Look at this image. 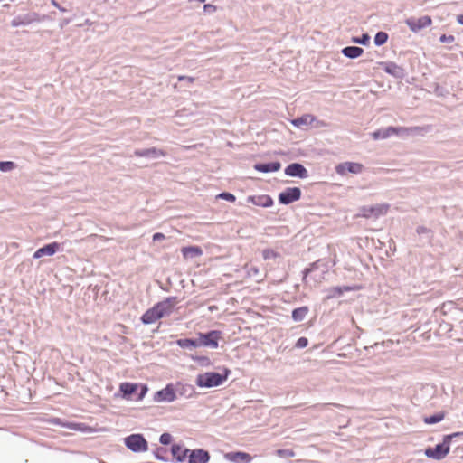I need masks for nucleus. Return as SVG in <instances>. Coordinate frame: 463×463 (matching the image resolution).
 I'll return each mask as SVG.
<instances>
[{
    "label": "nucleus",
    "mask_w": 463,
    "mask_h": 463,
    "mask_svg": "<svg viewBox=\"0 0 463 463\" xmlns=\"http://www.w3.org/2000/svg\"><path fill=\"white\" fill-rule=\"evenodd\" d=\"M328 267L325 260H318L304 271L303 279L307 287L316 288L326 279Z\"/></svg>",
    "instance_id": "nucleus-1"
},
{
    "label": "nucleus",
    "mask_w": 463,
    "mask_h": 463,
    "mask_svg": "<svg viewBox=\"0 0 463 463\" xmlns=\"http://www.w3.org/2000/svg\"><path fill=\"white\" fill-rule=\"evenodd\" d=\"M175 305V299H166L159 302L153 307L149 308L141 317V321L146 324H153L162 318L163 317L169 315Z\"/></svg>",
    "instance_id": "nucleus-2"
},
{
    "label": "nucleus",
    "mask_w": 463,
    "mask_h": 463,
    "mask_svg": "<svg viewBox=\"0 0 463 463\" xmlns=\"http://www.w3.org/2000/svg\"><path fill=\"white\" fill-rule=\"evenodd\" d=\"M430 129L429 126L427 127H388L386 128L379 129L374 131L372 135L373 139H385L392 135L397 136H409L415 134H423L424 132H428Z\"/></svg>",
    "instance_id": "nucleus-3"
},
{
    "label": "nucleus",
    "mask_w": 463,
    "mask_h": 463,
    "mask_svg": "<svg viewBox=\"0 0 463 463\" xmlns=\"http://www.w3.org/2000/svg\"><path fill=\"white\" fill-rule=\"evenodd\" d=\"M230 371L224 370V373L221 374L214 372H206L197 375L195 383L201 388H212L222 385L228 378Z\"/></svg>",
    "instance_id": "nucleus-4"
},
{
    "label": "nucleus",
    "mask_w": 463,
    "mask_h": 463,
    "mask_svg": "<svg viewBox=\"0 0 463 463\" xmlns=\"http://www.w3.org/2000/svg\"><path fill=\"white\" fill-rule=\"evenodd\" d=\"M140 391L138 396L137 397V401H141L145 397L147 392V386L142 383H121L119 385V391L123 394V398L130 399L131 395L136 393L137 391Z\"/></svg>",
    "instance_id": "nucleus-5"
},
{
    "label": "nucleus",
    "mask_w": 463,
    "mask_h": 463,
    "mask_svg": "<svg viewBox=\"0 0 463 463\" xmlns=\"http://www.w3.org/2000/svg\"><path fill=\"white\" fill-rule=\"evenodd\" d=\"M125 445L134 452H145L148 449L147 441L141 434H132L124 439Z\"/></svg>",
    "instance_id": "nucleus-6"
},
{
    "label": "nucleus",
    "mask_w": 463,
    "mask_h": 463,
    "mask_svg": "<svg viewBox=\"0 0 463 463\" xmlns=\"http://www.w3.org/2000/svg\"><path fill=\"white\" fill-rule=\"evenodd\" d=\"M452 435H448L444 439V442L442 444H438L435 448H428L425 450V455L428 458H432L435 459H441L447 456V454L449 452V441L452 439Z\"/></svg>",
    "instance_id": "nucleus-7"
},
{
    "label": "nucleus",
    "mask_w": 463,
    "mask_h": 463,
    "mask_svg": "<svg viewBox=\"0 0 463 463\" xmlns=\"http://www.w3.org/2000/svg\"><path fill=\"white\" fill-rule=\"evenodd\" d=\"M221 331L213 330L207 334L199 333L198 334V342L200 346H207L211 348L218 347V341L221 338Z\"/></svg>",
    "instance_id": "nucleus-8"
},
{
    "label": "nucleus",
    "mask_w": 463,
    "mask_h": 463,
    "mask_svg": "<svg viewBox=\"0 0 463 463\" xmlns=\"http://www.w3.org/2000/svg\"><path fill=\"white\" fill-rule=\"evenodd\" d=\"M431 22L430 16L428 15L420 18L410 17L405 20V24L413 33H419L420 30L430 26Z\"/></svg>",
    "instance_id": "nucleus-9"
},
{
    "label": "nucleus",
    "mask_w": 463,
    "mask_h": 463,
    "mask_svg": "<svg viewBox=\"0 0 463 463\" xmlns=\"http://www.w3.org/2000/svg\"><path fill=\"white\" fill-rule=\"evenodd\" d=\"M388 204H376L372 206H364L361 209V215L364 218H378L379 216L386 214L388 211Z\"/></svg>",
    "instance_id": "nucleus-10"
},
{
    "label": "nucleus",
    "mask_w": 463,
    "mask_h": 463,
    "mask_svg": "<svg viewBox=\"0 0 463 463\" xmlns=\"http://www.w3.org/2000/svg\"><path fill=\"white\" fill-rule=\"evenodd\" d=\"M301 196V190L298 187H288L279 195V202L282 204H289L298 201Z\"/></svg>",
    "instance_id": "nucleus-11"
},
{
    "label": "nucleus",
    "mask_w": 463,
    "mask_h": 463,
    "mask_svg": "<svg viewBox=\"0 0 463 463\" xmlns=\"http://www.w3.org/2000/svg\"><path fill=\"white\" fill-rule=\"evenodd\" d=\"M364 169V165L355 162H344L335 166V172L340 175H345L346 173L360 174Z\"/></svg>",
    "instance_id": "nucleus-12"
},
{
    "label": "nucleus",
    "mask_w": 463,
    "mask_h": 463,
    "mask_svg": "<svg viewBox=\"0 0 463 463\" xmlns=\"http://www.w3.org/2000/svg\"><path fill=\"white\" fill-rule=\"evenodd\" d=\"M285 175L290 177L306 179L308 177V172L306 167L299 163H291L284 170Z\"/></svg>",
    "instance_id": "nucleus-13"
},
{
    "label": "nucleus",
    "mask_w": 463,
    "mask_h": 463,
    "mask_svg": "<svg viewBox=\"0 0 463 463\" xmlns=\"http://www.w3.org/2000/svg\"><path fill=\"white\" fill-rule=\"evenodd\" d=\"M380 66L386 73L396 79H402L405 76L404 69L392 61L381 62Z\"/></svg>",
    "instance_id": "nucleus-14"
},
{
    "label": "nucleus",
    "mask_w": 463,
    "mask_h": 463,
    "mask_svg": "<svg viewBox=\"0 0 463 463\" xmlns=\"http://www.w3.org/2000/svg\"><path fill=\"white\" fill-rule=\"evenodd\" d=\"M134 155L137 156H142L148 159H157L159 157L165 156V153L162 149L151 147L146 149H137L134 151Z\"/></svg>",
    "instance_id": "nucleus-15"
},
{
    "label": "nucleus",
    "mask_w": 463,
    "mask_h": 463,
    "mask_svg": "<svg viewBox=\"0 0 463 463\" xmlns=\"http://www.w3.org/2000/svg\"><path fill=\"white\" fill-rule=\"evenodd\" d=\"M61 248V245L58 242H52L47 245H44L43 247L38 249L33 253L34 259H40L43 256H52L55 254Z\"/></svg>",
    "instance_id": "nucleus-16"
},
{
    "label": "nucleus",
    "mask_w": 463,
    "mask_h": 463,
    "mask_svg": "<svg viewBox=\"0 0 463 463\" xmlns=\"http://www.w3.org/2000/svg\"><path fill=\"white\" fill-rule=\"evenodd\" d=\"M209 459V453L203 449L190 450L188 455L189 463H207Z\"/></svg>",
    "instance_id": "nucleus-17"
},
{
    "label": "nucleus",
    "mask_w": 463,
    "mask_h": 463,
    "mask_svg": "<svg viewBox=\"0 0 463 463\" xmlns=\"http://www.w3.org/2000/svg\"><path fill=\"white\" fill-rule=\"evenodd\" d=\"M176 395L172 386L167 385L165 388L158 391L155 395L156 402H173Z\"/></svg>",
    "instance_id": "nucleus-18"
},
{
    "label": "nucleus",
    "mask_w": 463,
    "mask_h": 463,
    "mask_svg": "<svg viewBox=\"0 0 463 463\" xmlns=\"http://www.w3.org/2000/svg\"><path fill=\"white\" fill-rule=\"evenodd\" d=\"M225 458L229 461L235 463H250L252 460V457L246 452H229L225 454Z\"/></svg>",
    "instance_id": "nucleus-19"
},
{
    "label": "nucleus",
    "mask_w": 463,
    "mask_h": 463,
    "mask_svg": "<svg viewBox=\"0 0 463 463\" xmlns=\"http://www.w3.org/2000/svg\"><path fill=\"white\" fill-rule=\"evenodd\" d=\"M281 164L278 161L270 163H259L254 165V169L262 173L277 172L280 169Z\"/></svg>",
    "instance_id": "nucleus-20"
},
{
    "label": "nucleus",
    "mask_w": 463,
    "mask_h": 463,
    "mask_svg": "<svg viewBox=\"0 0 463 463\" xmlns=\"http://www.w3.org/2000/svg\"><path fill=\"white\" fill-rule=\"evenodd\" d=\"M172 455L178 461L183 462L186 458H188L190 449L184 448L181 445L175 444L172 447Z\"/></svg>",
    "instance_id": "nucleus-21"
},
{
    "label": "nucleus",
    "mask_w": 463,
    "mask_h": 463,
    "mask_svg": "<svg viewBox=\"0 0 463 463\" xmlns=\"http://www.w3.org/2000/svg\"><path fill=\"white\" fill-rule=\"evenodd\" d=\"M181 251L184 259H194L203 254V250L199 246L184 247Z\"/></svg>",
    "instance_id": "nucleus-22"
},
{
    "label": "nucleus",
    "mask_w": 463,
    "mask_h": 463,
    "mask_svg": "<svg viewBox=\"0 0 463 463\" xmlns=\"http://www.w3.org/2000/svg\"><path fill=\"white\" fill-rule=\"evenodd\" d=\"M342 54L350 59H355L361 56L364 52L363 48L357 46H346L342 49Z\"/></svg>",
    "instance_id": "nucleus-23"
},
{
    "label": "nucleus",
    "mask_w": 463,
    "mask_h": 463,
    "mask_svg": "<svg viewBox=\"0 0 463 463\" xmlns=\"http://www.w3.org/2000/svg\"><path fill=\"white\" fill-rule=\"evenodd\" d=\"M34 19L32 18L31 14H24V15H18L16 17H14L12 22H11V24L12 26L14 27H18V26H21V25H28L30 24Z\"/></svg>",
    "instance_id": "nucleus-24"
},
{
    "label": "nucleus",
    "mask_w": 463,
    "mask_h": 463,
    "mask_svg": "<svg viewBox=\"0 0 463 463\" xmlns=\"http://www.w3.org/2000/svg\"><path fill=\"white\" fill-rule=\"evenodd\" d=\"M314 121V117L306 114L302 117L297 118L291 121V123L297 128H303L304 126H308Z\"/></svg>",
    "instance_id": "nucleus-25"
},
{
    "label": "nucleus",
    "mask_w": 463,
    "mask_h": 463,
    "mask_svg": "<svg viewBox=\"0 0 463 463\" xmlns=\"http://www.w3.org/2000/svg\"><path fill=\"white\" fill-rule=\"evenodd\" d=\"M250 200L258 206L269 207L273 204L272 199L269 195H262L258 197H250Z\"/></svg>",
    "instance_id": "nucleus-26"
},
{
    "label": "nucleus",
    "mask_w": 463,
    "mask_h": 463,
    "mask_svg": "<svg viewBox=\"0 0 463 463\" xmlns=\"http://www.w3.org/2000/svg\"><path fill=\"white\" fill-rule=\"evenodd\" d=\"M309 309L307 307L296 308L292 312V317L295 321H302L307 315Z\"/></svg>",
    "instance_id": "nucleus-27"
},
{
    "label": "nucleus",
    "mask_w": 463,
    "mask_h": 463,
    "mask_svg": "<svg viewBox=\"0 0 463 463\" xmlns=\"http://www.w3.org/2000/svg\"><path fill=\"white\" fill-rule=\"evenodd\" d=\"M177 345L183 348L198 347L200 346L198 340L184 338L177 340Z\"/></svg>",
    "instance_id": "nucleus-28"
},
{
    "label": "nucleus",
    "mask_w": 463,
    "mask_h": 463,
    "mask_svg": "<svg viewBox=\"0 0 463 463\" xmlns=\"http://www.w3.org/2000/svg\"><path fill=\"white\" fill-rule=\"evenodd\" d=\"M62 427L67 428L71 430L81 431V432H84L89 429L83 423H75V422H65L64 424H62Z\"/></svg>",
    "instance_id": "nucleus-29"
},
{
    "label": "nucleus",
    "mask_w": 463,
    "mask_h": 463,
    "mask_svg": "<svg viewBox=\"0 0 463 463\" xmlns=\"http://www.w3.org/2000/svg\"><path fill=\"white\" fill-rule=\"evenodd\" d=\"M388 40V34L385 32H378L374 36V43L377 46L384 44Z\"/></svg>",
    "instance_id": "nucleus-30"
},
{
    "label": "nucleus",
    "mask_w": 463,
    "mask_h": 463,
    "mask_svg": "<svg viewBox=\"0 0 463 463\" xmlns=\"http://www.w3.org/2000/svg\"><path fill=\"white\" fill-rule=\"evenodd\" d=\"M444 417H445L444 413H439V414L425 418L424 422L427 424H434V423L441 421L444 419Z\"/></svg>",
    "instance_id": "nucleus-31"
},
{
    "label": "nucleus",
    "mask_w": 463,
    "mask_h": 463,
    "mask_svg": "<svg viewBox=\"0 0 463 463\" xmlns=\"http://www.w3.org/2000/svg\"><path fill=\"white\" fill-rule=\"evenodd\" d=\"M15 164L12 161H0V171L9 172L14 169Z\"/></svg>",
    "instance_id": "nucleus-32"
},
{
    "label": "nucleus",
    "mask_w": 463,
    "mask_h": 463,
    "mask_svg": "<svg viewBox=\"0 0 463 463\" xmlns=\"http://www.w3.org/2000/svg\"><path fill=\"white\" fill-rule=\"evenodd\" d=\"M370 41V36L367 33H364L361 37H353L352 42L354 43H359L363 45H366Z\"/></svg>",
    "instance_id": "nucleus-33"
},
{
    "label": "nucleus",
    "mask_w": 463,
    "mask_h": 463,
    "mask_svg": "<svg viewBox=\"0 0 463 463\" xmlns=\"http://www.w3.org/2000/svg\"><path fill=\"white\" fill-rule=\"evenodd\" d=\"M262 256L264 260H271L278 258L279 254L271 249H266L262 251Z\"/></svg>",
    "instance_id": "nucleus-34"
},
{
    "label": "nucleus",
    "mask_w": 463,
    "mask_h": 463,
    "mask_svg": "<svg viewBox=\"0 0 463 463\" xmlns=\"http://www.w3.org/2000/svg\"><path fill=\"white\" fill-rule=\"evenodd\" d=\"M217 198H222L229 202H234L236 199L232 194L228 192L221 193L220 194L217 195Z\"/></svg>",
    "instance_id": "nucleus-35"
},
{
    "label": "nucleus",
    "mask_w": 463,
    "mask_h": 463,
    "mask_svg": "<svg viewBox=\"0 0 463 463\" xmlns=\"http://www.w3.org/2000/svg\"><path fill=\"white\" fill-rule=\"evenodd\" d=\"M160 442L164 445H168L172 441V436L169 433H163L159 439Z\"/></svg>",
    "instance_id": "nucleus-36"
},
{
    "label": "nucleus",
    "mask_w": 463,
    "mask_h": 463,
    "mask_svg": "<svg viewBox=\"0 0 463 463\" xmlns=\"http://www.w3.org/2000/svg\"><path fill=\"white\" fill-rule=\"evenodd\" d=\"M308 345V340L306 337H300L296 343L297 348H304Z\"/></svg>",
    "instance_id": "nucleus-37"
},
{
    "label": "nucleus",
    "mask_w": 463,
    "mask_h": 463,
    "mask_svg": "<svg viewBox=\"0 0 463 463\" xmlns=\"http://www.w3.org/2000/svg\"><path fill=\"white\" fill-rule=\"evenodd\" d=\"M439 41L441 43H453L455 41V37L453 35L442 34L439 37Z\"/></svg>",
    "instance_id": "nucleus-38"
},
{
    "label": "nucleus",
    "mask_w": 463,
    "mask_h": 463,
    "mask_svg": "<svg viewBox=\"0 0 463 463\" xmlns=\"http://www.w3.org/2000/svg\"><path fill=\"white\" fill-rule=\"evenodd\" d=\"M416 232L419 235H423V234L429 235L430 233V230H429L428 228H426L424 226H419L417 228Z\"/></svg>",
    "instance_id": "nucleus-39"
},
{
    "label": "nucleus",
    "mask_w": 463,
    "mask_h": 463,
    "mask_svg": "<svg viewBox=\"0 0 463 463\" xmlns=\"http://www.w3.org/2000/svg\"><path fill=\"white\" fill-rule=\"evenodd\" d=\"M178 80H179V81L185 80V81H186V82H188V83H193V82H194V78L190 77V76H179V77H178Z\"/></svg>",
    "instance_id": "nucleus-40"
},
{
    "label": "nucleus",
    "mask_w": 463,
    "mask_h": 463,
    "mask_svg": "<svg viewBox=\"0 0 463 463\" xmlns=\"http://www.w3.org/2000/svg\"><path fill=\"white\" fill-rule=\"evenodd\" d=\"M165 238V236L163 233H161V232H156L153 235V241H158L164 240Z\"/></svg>",
    "instance_id": "nucleus-41"
},
{
    "label": "nucleus",
    "mask_w": 463,
    "mask_h": 463,
    "mask_svg": "<svg viewBox=\"0 0 463 463\" xmlns=\"http://www.w3.org/2000/svg\"><path fill=\"white\" fill-rule=\"evenodd\" d=\"M49 422L52 423V424H54V425H60L61 427H62V424L65 423V422H62L61 420V419H59V418L51 419V420H49Z\"/></svg>",
    "instance_id": "nucleus-42"
},
{
    "label": "nucleus",
    "mask_w": 463,
    "mask_h": 463,
    "mask_svg": "<svg viewBox=\"0 0 463 463\" xmlns=\"http://www.w3.org/2000/svg\"><path fill=\"white\" fill-rule=\"evenodd\" d=\"M332 289H346V290H349V289H360L359 288H352V287H349V286H345V287H335L333 288Z\"/></svg>",
    "instance_id": "nucleus-43"
},
{
    "label": "nucleus",
    "mask_w": 463,
    "mask_h": 463,
    "mask_svg": "<svg viewBox=\"0 0 463 463\" xmlns=\"http://www.w3.org/2000/svg\"><path fill=\"white\" fill-rule=\"evenodd\" d=\"M52 5L57 7L59 10H61V12H65L66 10L62 7L60 6V5H58V3L55 1V0H52Z\"/></svg>",
    "instance_id": "nucleus-44"
},
{
    "label": "nucleus",
    "mask_w": 463,
    "mask_h": 463,
    "mask_svg": "<svg viewBox=\"0 0 463 463\" xmlns=\"http://www.w3.org/2000/svg\"><path fill=\"white\" fill-rule=\"evenodd\" d=\"M203 8H204L205 11L212 10V9L214 10L215 9V7L213 5H209V4L204 5Z\"/></svg>",
    "instance_id": "nucleus-45"
},
{
    "label": "nucleus",
    "mask_w": 463,
    "mask_h": 463,
    "mask_svg": "<svg viewBox=\"0 0 463 463\" xmlns=\"http://www.w3.org/2000/svg\"><path fill=\"white\" fill-rule=\"evenodd\" d=\"M457 21L463 25V14L458 15Z\"/></svg>",
    "instance_id": "nucleus-46"
},
{
    "label": "nucleus",
    "mask_w": 463,
    "mask_h": 463,
    "mask_svg": "<svg viewBox=\"0 0 463 463\" xmlns=\"http://www.w3.org/2000/svg\"><path fill=\"white\" fill-rule=\"evenodd\" d=\"M253 271L255 274L258 273V269L256 268H250V271Z\"/></svg>",
    "instance_id": "nucleus-47"
},
{
    "label": "nucleus",
    "mask_w": 463,
    "mask_h": 463,
    "mask_svg": "<svg viewBox=\"0 0 463 463\" xmlns=\"http://www.w3.org/2000/svg\"><path fill=\"white\" fill-rule=\"evenodd\" d=\"M459 435H463V431L462 432H457V433H454L453 436L456 437V436H459Z\"/></svg>",
    "instance_id": "nucleus-48"
},
{
    "label": "nucleus",
    "mask_w": 463,
    "mask_h": 463,
    "mask_svg": "<svg viewBox=\"0 0 463 463\" xmlns=\"http://www.w3.org/2000/svg\"><path fill=\"white\" fill-rule=\"evenodd\" d=\"M85 24H91V23H90V20H88V19L85 21Z\"/></svg>",
    "instance_id": "nucleus-49"
}]
</instances>
